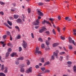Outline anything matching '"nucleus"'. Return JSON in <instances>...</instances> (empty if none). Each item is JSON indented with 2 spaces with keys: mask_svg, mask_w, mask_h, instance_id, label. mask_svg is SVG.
I'll list each match as a JSON object with an SVG mask.
<instances>
[{
  "mask_svg": "<svg viewBox=\"0 0 76 76\" xmlns=\"http://www.w3.org/2000/svg\"><path fill=\"white\" fill-rule=\"evenodd\" d=\"M23 43H22V45L23 48L25 49L27 47V43H26V42L24 40H23Z\"/></svg>",
  "mask_w": 76,
  "mask_h": 76,
  "instance_id": "1",
  "label": "nucleus"
},
{
  "mask_svg": "<svg viewBox=\"0 0 76 76\" xmlns=\"http://www.w3.org/2000/svg\"><path fill=\"white\" fill-rule=\"evenodd\" d=\"M69 43H72L75 46H76V44H75V41L72 40V39L71 37H69Z\"/></svg>",
  "mask_w": 76,
  "mask_h": 76,
  "instance_id": "2",
  "label": "nucleus"
},
{
  "mask_svg": "<svg viewBox=\"0 0 76 76\" xmlns=\"http://www.w3.org/2000/svg\"><path fill=\"white\" fill-rule=\"evenodd\" d=\"M47 28H45L44 27H43L42 29H40L39 30V33H42L44 32V31H46Z\"/></svg>",
  "mask_w": 76,
  "mask_h": 76,
  "instance_id": "3",
  "label": "nucleus"
},
{
  "mask_svg": "<svg viewBox=\"0 0 76 76\" xmlns=\"http://www.w3.org/2000/svg\"><path fill=\"white\" fill-rule=\"evenodd\" d=\"M59 53V51L56 50V52H53V55H55V56H56V58H58V53Z\"/></svg>",
  "mask_w": 76,
  "mask_h": 76,
  "instance_id": "4",
  "label": "nucleus"
},
{
  "mask_svg": "<svg viewBox=\"0 0 76 76\" xmlns=\"http://www.w3.org/2000/svg\"><path fill=\"white\" fill-rule=\"evenodd\" d=\"M35 53H37L38 54H41V52L39 51V48L38 47H37L36 48Z\"/></svg>",
  "mask_w": 76,
  "mask_h": 76,
  "instance_id": "5",
  "label": "nucleus"
},
{
  "mask_svg": "<svg viewBox=\"0 0 76 76\" xmlns=\"http://www.w3.org/2000/svg\"><path fill=\"white\" fill-rule=\"evenodd\" d=\"M33 24L34 25H38L39 24V20L37 19L36 21L33 22Z\"/></svg>",
  "mask_w": 76,
  "mask_h": 76,
  "instance_id": "6",
  "label": "nucleus"
},
{
  "mask_svg": "<svg viewBox=\"0 0 76 76\" xmlns=\"http://www.w3.org/2000/svg\"><path fill=\"white\" fill-rule=\"evenodd\" d=\"M37 14L39 16H43L44 15L43 13L39 10L37 11Z\"/></svg>",
  "mask_w": 76,
  "mask_h": 76,
  "instance_id": "7",
  "label": "nucleus"
},
{
  "mask_svg": "<svg viewBox=\"0 0 76 76\" xmlns=\"http://www.w3.org/2000/svg\"><path fill=\"white\" fill-rule=\"evenodd\" d=\"M32 72V68L30 67L26 71V73H29V72Z\"/></svg>",
  "mask_w": 76,
  "mask_h": 76,
  "instance_id": "8",
  "label": "nucleus"
},
{
  "mask_svg": "<svg viewBox=\"0 0 76 76\" xmlns=\"http://www.w3.org/2000/svg\"><path fill=\"white\" fill-rule=\"evenodd\" d=\"M10 56L12 57H14V56H16V57L18 56V55H17L16 53H13L12 54L10 55Z\"/></svg>",
  "mask_w": 76,
  "mask_h": 76,
  "instance_id": "9",
  "label": "nucleus"
},
{
  "mask_svg": "<svg viewBox=\"0 0 76 76\" xmlns=\"http://www.w3.org/2000/svg\"><path fill=\"white\" fill-rule=\"evenodd\" d=\"M59 45V44L58 43H54L53 45V47H57V46H58Z\"/></svg>",
  "mask_w": 76,
  "mask_h": 76,
  "instance_id": "10",
  "label": "nucleus"
},
{
  "mask_svg": "<svg viewBox=\"0 0 76 76\" xmlns=\"http://www.w3.org/2000/svg\"><path fill=\"white\" fill-rule=\"evenodd\" d=\"M16 21L17 23H21V22H22V20L20 18H18Z\"/></svg>",
  "mask_w": 76,
  "mask_h": 76,
  "instance_id": "11",
  "label": "nucleus"
},
{
  "mask_svg": "<svg viewBox=\"0 0 76 76\" xmlns=\"http://www.w3.org/2000/svg\"><path fill=\"white\" fill-rule=\"evenodd\" d=\"M9 52H7L6 53V56H5V59H7V57L9 56Z\"/></svg>",
  "mask_w": 76,
  "mask_h": 76,
  "instance_id": "12",
  "label": "nucleus"
},
{
  "mask_svg": "<svg viewBox=\"0 0 76 76\" xmlns=\"http://www.w3.org/2000/svg\"><path fill=\"white\" fill-rule=\"evenodd\" d=\"M7 23L10 26L12 25V23L10 21L8 20Z\"/></svg>",
  "mask_w": 76,
  "mask_h": 76,
  "instance_id": "13",
  "label": "nucleus"
},
{
  "mask_svg": "<svg viewBox=\"0 0 76 76\" xmlns=\"http://www.w3.org/2000/svg\"><path fill=\"white\" fill-rule=\"evenodd\" d=\"M54 56H55V55H54V53H53V55H52L51 57V60H54L55 58V57H54Z\"/></svg>",
  "mask_w": 76,
  "mask_h": 76,
  "instance_id": "14",
  "label": "nucleus"
},
{
  "mask_svg": "<svg viewBox=\"0 0 76 76\" xmlns=\"http://www.w3.org/2000/svg\"><path fill=\"white\" fill-rule=\"evenodd\" d=\"M45 23H46L47 24H48V21H46L45 20H44V21H43L42 22V24H45Z\"/></svg>",
  "mask_w": 76,
  "mask_h": 76,
  "instance_id": "15",
  "label": "nucleus"
},
{
  "mask_svg": "<svg viewBox=\"0 0 76 76\" xmlns=\"http://www.w3.org/2000/svg\"><path fill=\"white\" fill-rule=\"evenodd\" d=\"M7 69H8V68H7V67H6L5 68V69L4 71V73H7V72H8Z\"/></svg>",
  "mask_w": 76,
  "mask_h": 76,
  "instance_id": "16",
  "label": "nucleus"
},
{
  "mask_svg": "<svg viewBox=\"0 0 76 76\" xmlns=\"http://www.w3.org/2000/svg\"><path fill=\"white\" fill-rule=\"evenodd\" d=\"M20 72H22V73H24V72H25V69L24 68H21L20 69Z\"/></svg>",
  "mask_w": 76,
  "mask_h": 76,
  "instance_id": "17",
  "label": "nucleus"
},
{
  "mask_svg": "<svg viewBox=\"0 0 76 76\" xmlns=\"http://www.w3.org/2000/svg\"><path fill=\"white\" fill-rule=\"evenodd\" d=\"M19 18V16L17 15H14V19H18Z\"/></svg>",
  "mask_w": 76,
  "mask_h": 76,
  "instance_id": "18",
  "label": "nucleus"
},
{
  "mask_svg": "<svg viewBox=\"0 0 76 76\" xmlns=\"http://www.w3.org/2000/svg\"><path fill=\"white\" fill-rule=\"evenodd\" d=\"M49 20H50V21H51L52 23V24H54V23H53V21H54V18H50L49 19Z\"/></svg>",
  "mask_w": 76,
  "mask_h": 76,
  "instance_id": "19",
  "label": "nucleus"
},
{
  "mask_svg": "<svg viewBox=\"0 0 76 76\" xmlns=\"http://www.w3.org/2000/svg\"><path fill=\"white\" fill-rule=\"evenodd\" d=\"M0 76H6V75L3 72L0 73Z\"/></svg>",
  "mask_w": 76,
  "mask_h": 76,
  "instance_id": "20",
  "label": "nucleus"
},
{
  "mask_svg": "<svg viewBox=\"0 0 76 76\" xmlns=\"http://www.w3.org/2000/svg\"><path fill=\"white\" fill-rule=\"evenodd\" d=\"M23 57H21L20 58H19L18 59V60H23Z\"/></svg>",
  "mask_w": 76,
  "mask_h": 76,
  "instance_id": "21",
  "label": "nucleus"
},
{
  "mask_svg": "<svg viewBox=\"0 0 76 76\" xmlns=\"http://www.w3.org/2000/svg\"><path fill=\"white\" fill-rule=\"evenodd\" d=\"M4 65H1V70L3 71V70H4Z\"/></svg>",
  "mask_w": 76,
  "mask_h": 76,
  "instance_id": "22",
  "label": "nucleus"
},
{
  "mask_svg": "<svg viewBox=\"0 0 76 76\" xmlns=\"http://www.w3.org/2000/svg\"><path fill=\"white\" fill-rule=\"evenodd\" d=\"M69 50H72L73 48V47L72 46L70 45H69Z\"/></svg>",
  "mask_w": 76,
  "mask_h": 76,
  "instance_id": "23",
  "label": "nucleus"
},
{
  "mask_svg": "<svg viewBox=\"0 0 76 76\" xmlns=\"http://www.w3.org/2000/svg\"><path fill=\"white\" fill-rule=\"evenodd\" d=\"M41 61L42 63H44V58H42L41 59Z\"/></svg>",
  "mask_w": 76,
  "mask_h": 76,
  "instance_id": "24",
  "label": "nucleus"
},
{
  "mask_svg": "<svg viewBox=\"0 0 76 76\" xmlns=\"http://www.w3.org/2000/svg\"><path fill=\"white\" fill-rule=\"evenodd\" d=\"M15 28H16V29H18V31H20V29H19V27H18V26H15Z\"/></svg>",
  "mask_w": 76,
  "mask_h": 76,
  "instance_id": "25",
  "label": "nucleus"
},
{
  "mask_svg": "<svg viewBox=\"0 0 76 76\" xmlns=\"http://www.w3.org/2000/svg\"><path fill=\"white\" fill-rule=\"evenodd\" d=\"M60 38L61 39H62V40H64V39H65V37H63L62 36H61Z\"/></svg>",
  "mask_w": 76,
  "mask_h": 76,
  "instance_id": "26",
  "label": "nucleus"
},
{
  "mask_svg": "<svg viewBox=\"0 0 76 76\" xmlns=\"http://www.w3.org/2000/svg\"><path fill=\"white\" fill-rule=\"evenodd\" d=\"M39 41H41V42H43V40L42 39V38H39L38 39Z\"/></svg>",
  "mask_w": 76,
  "mask_h": 76,
  "instance_id": "27",
  "label": "nucleus"
},
{
  "mask_svg": "<svg viewBox=\"0 0 76 76\" xmlns=\"http://www.w3.org/2000/svg\"><path fill=\"white\" fill-rule=\"evenodd\" d=\"M28 13H31V9L30 8H28Z\"/></svg>",
  "mask_w": 76,
  "mask_h": 76,
  "instance_id": "28",
  "label": "nucleus"
},
{
  "mask_svg": "<svg viewBox=\"0 0 76 76\" xmlns=\"http://www.w3.org/2000/svg\"><path fill=\"white\" fill-rule=\"evenodd\" d=\"M65 54V52H61L59 53V54L60 55H62V54Z\"/></svg>",
  "mask_w": 76,
  "mask_h": 76,
  "instance_id": "29",
  "label": "nucleus"
},
{
  "mask_svg": "<svg viewBox=\"0 0 76 76\" xmlns=\"http://www.w3.org/2000/svg\"><path fill=\"white\" fill-rule=\"evenodd\" d=\"M73 69L74 72H76V67L75 66L73 67Z\"/></svg>",
  "mask_w": 76,
  "mask_h": 76,
  "instance_id": "30",
  "label": "nucleus"
},
{
  "mask_svg": "<svg viewBox=\"0 0 76 76\" xmlns=\"http://www.w3.org/2000/svg\"><path fill=\"white\" fill-rule=\"evenodd\" d=\"M41 47L42 48H45V45H44V44H42L41 45Z\"/></svg>",
  "mask_w": 76,
  "mask_h": 76,
  "instance_id": "31",
  "label": "nucleus"
},
{
  "mask_svg": "<svg viewBox=\"0 0 76 76\" xmlns=\"http://www.w3.org/2000/svg\"><path fill=\"white\" fill-rule=\"evenodd\" d=\"M15 64H17V65L19 64V62L17 61H15Z\"/></svg>",
  "mask_w": 76,
  "mask_h": 76,
  "instance_id": "32",
  "label": "nucleus"
},
{
  "mask_svg": "<svg viewBox=\"0 0 76 76\" xmlns=\"http://www.w3.org/2000/svg\"><path fill=\"white\" fill-rule=\"evenodd\" d=\"M52 32L54 35H56V31H55V30L54 29H53Z\"/></svg>",
  "mask_w": 76,
  "mask_h": 76,
  "instance_id": "33",
  "label": "nucleus"
},
{
  "mask_svg": "<svg viewBox=\"0 0 76 76\" xmlns=\"http://www.w3.org/2000/svg\"><path fill=\"white\" fill-rule=\"evenodd\" d=\"M41 69L42 71H44L45 70V67H42L41 68Z\"/></svg>",
  "mask_w": 76,
  "mask_h": 76,
  "instance_id": "34",
  "label": "nucleus"
},
{
  "mask_svg": "<svg viewBox=\"0 0 76 76\" xmlns=\"http://www.w3.org/2000/svg\"><path fill=\"white\" fill-rule=\"evenodd\" d=\"M67 64H68L70 65V64H71L72 63L71 61H68L67 62Z\"/></svg>",
  "mask_w": 76,
  "mask_h": 76,
  "instance_id": "35",
  "label": "nucleus"
},
{
  "mask_svg": "<svg viewBox=\"0 0 76 76\" xmlns=\"http://www.w3.org/2000/svg\"><path fill=\"white\" fill-rule=\"evenodd\" d=\"M0 3L1 5H3V4L4 5L5 4V3H4L3 2H2L1 1H0Z\"/></svg>",
  "mask_w": 76,
  "mask_h": 76,
  "instance_id": "36",
  "label": "nucleus"
},
{
  "mask_svg": "<svg viewBox=\"0 0 76 76\" xmlns=\"http://www.w3.org/2000/svg\"><path fill=\"white\" fill-rule=\"evenodd\" d=\"M60 58L59 59L60 61H62V60H63V57L62 56H61L60 57Z\"/></svg>",
  "mask_w": 76,
  "mask_h": 76,
  "instance_id": "37",
  "label": "nucleus"
},
{
  "mask_svg": "<svg viewBox=\"0 0 76 76\" xmlns=\"http://www.w3.org/2000/svg\"><path fill=\"white\" fill-rule=\"evenodd\" d=\"M31 35L32 38H34V34L33 33H32L31 34Z\"/></svg>",
  "mask_w": 76,
  "mask_h": 76,
  "instance_id": "38",
  "label": "nucleus"
},
{
  "mask_svg": "<svg viewBox=\"0 0 76 76\" xmlns=\"http://www.w3.org/2000/svg\"><path fill=\"white\" fill-rule=\"evenodd\" d=\"M27 61H28L27 62V65H29V64H30V62H29V60H27Z\"/></svg>",
  "mask_w": 76,
  "mask_h": 76,
  "instance_id": "39",
  "label": "nucleus"
},
{
  "mask_svg": "<svg viewBox=\"0 0 76 76\" xmlns=\"http://www.w3.org/2000/svg\"><path fill=\"white\" fill-rule=\"evenodd\" d=\"M35 67L36 69H38L39 68V67L38 65H36L35 66Z\"/></svg>",
  "mask_w": 76,
  "mask_h": 76,
  "instance_id": "40",
  "label": "nucleus"
},
{
  "mask_svg": "<svg viewBox=\"0 0 76 76\" xmlns=\"http://www.w3.org/2000/svg\"><path fill=\"white\" fill-rule=\"evenodd\" d=\"M60 28H59L58 27H57V30L58 31V32H60Z\"/></svg>",
  "mask_w": 76,
  "mask_h": 76,
  "instance_id": "41",
  "label": "nucleus"
},
{
  "mask_svg": "<svg viewBox=\"0 0 76 76\" xmlns=\"http://www.w3.org/2000/svg\"><path fill=\"white\" fill-rule=\"evenodd\" d=\"M8 52H10V51H12V49L11 48H9L8 50Z\"/></svg>",
  "mask_w": 76,
  "mask_h": 76,
  "instance_id": "42",
  "label": "nucleus"
},
{
  "mask_svg": "<svg viewBox=\"0 0 76 76\" xmlns=\"http://www.w3.org/2000/svg\"><path fill=\"white\" fill-rule=\"evenodd\" d=\"M44 4L42 3H39V6H41V5H43Z\"/></svg>",
  "mask_w": 76,
  "mask_h": 76,
  "instance_id": "43",
  "label": "nucleus"
},
{
  "mask_svg": "<svg viewBox=\"0 0 76 76\" xmlns=\"http://www.w3.org/2000/svg\"><path fill=\"white\" fill-rule=\"evenodd\" d=\"M6 37H7V36H6V35H4L3 36V37L4 39H5Z\"/></svg>",
  "mask_w": 76,
  "mask_h": 76,
  "instance_id": "44",
  "label": "nucleus"
},
{
  "mask_svg": "<svg viewBox=\"0 0 76 76\" xmlns=\"http://www.w3.org/2000/svg\"><path fill=\"white\" fill-rule=\"evenodd\" d=\"M48 72V70H45L44 72H43V73H45Z\"/></svg>",
  "mask_w": 76,
  "mask_h": 76,
  "instance_id": "45",
  "label": "nucleus"
},
{
  "mask_svg": "<svg viewBox=\"0 0 76 76\" xmlns=\"http://www.w3.org/2000/svg\"><path fill=\"white\" fill-rule=\"evenodd\" d=\"M21 38V37L20 36H17V39H20V38Z\"/></svg>",
  "mask_w": 76,
  "mask_h": 76,
  "instance_id": "46",
  "label": "nucleus"
},
{
  "mask_svg": "<svg viewBox=\"0 0 76 76\" xmlns=\"http://www.w3.org/2000/svg\"><path fill=\"white\" fill-rule=\"evenodd\" d=\"M22 51V48L20 47L19 48V51L20 52Z\"/></svg>",
  "mask_w": 76,
  "mask_h": 76,
  "instance_id": "47",
  "label": "nucleus"
},
{
  "mask_svg": "<svg viewBox=\"0 0 76 76\" xmlns=\"http://www.w3.org/2000/svg\"><path fill=\"white\" fill-rule=\"evenodd\" d=\"M7 35H10V31H7Z\"/></svg>",
  "mask_w": 76,
  "mask_h": 76,
  "instance_id": "48",
  "label": "nucleus"
},
{
  "mask_svg": "<svg viewBox=\"0 0 76 76\" xmlns=\"http://www.w3.org/2000/svg\"><path fill=\"white\" fill-rule=\"evenodd\" d=\"M0 14L2 15H4V12L2 11H1L0 12Z\"/></svg>",
  "mask_w": 76,
  "mask_h": 76,
  "instance_id": "49",
  "label": "nucleus"
},
{
  "mask_svg": "<svg viewBox=\"0 0 76 76\" xmlns=\"http://www.w3.org/2000/svg\"><path fill=\"white\" fill-rule=\"evenodd\" d=\"M13 17H10V20H13Z\"/></svg>",
  "mask_w": 76,
  "mask_h": 76,
  "instance_id": "50",
  "label": "nucleus"
},
{
  "mask_svg": "<svg viewBox=\"0 0 76 76\" xmlns=\"http://www.w3.org/2000/svg\"><path fill=\"white\" fill-rule=\"evenodd\" d=\"M47 64H48V62H46L45 63L44 66H46V65Z\"/></svg>",
  "mask_w": 76,
  "mask_h": 76,
  "instance_id": "51",
  "label": "nucleus"
},
{
  "mask_svg": "<svg viewBox=\"0 0 76 76\" xmlns=\"http://www.w3.org/2000/svg\"><path fill=\"white\" fill-rule=\"evenodd\" d=\"M12 5L13 6H16V4L15 3H13L12 4Z\"/></svg>",
  "mask_w": 76,
  "mask_h": 76,
  "instance_id": "52",
  "label": "nucleus"
},
{
  "mask_svg": "<svg viewBox=\"0 0 76 76\" xmlns=\"http://www.w3.org/2000/svg\"><path fill=\"white\" fill-rule=\"evenodd\" d=\"M45 43L46 45H48V40H46Z\"/></svg>",
  "mask_w": 76,
  "mask_h": 76,
  "instance_id": "53",
  "label": "nucleus"
},
{
  "mask_svg": "<svg viewBox=\"0 0 76 76\" xmlns=\"http://www.w3.org/2000/svg\"><path fill=\"white\" fill-rule=\"evenodd\" d=\"M69 17H65V19L66 20H68V19H69Z\"/></svg>",
  "mask_w": 76,
  "mask_h": 76,
  "instance_id": "54",
  "label": "nucleus"
},
{
  "mask_svg": "<svg viewBox=\"0 0 76 76\" xmlns=\"http://www.w3.org/2000/svg\"><path fill=\"white\" fill-rule=\"evenodd\" d=\"M51 38H50V37H48V41H50V40H51Z\"/></svg>",
  "mask_w": 76,
  "mask_h": 76,
  "instance_id": "55",
  "label": "nucleus"
},
{
  "mask_svg": "<svg viewBox=\"0 0 76 76\" xmlns=\"http://www.w3.org/2000/svg\"><path fill=\"white\" fill-rule=\"evenodd\" d=\"M7 45L8 46H11L12 44H11V43H8Z\"/></svg>",
  "mask_w": 76,
  "mask_h": 76,
  "instance_id": "56",
  "label": "nucleus"
},
{
  "mask_svg": "<svg viewBox=\"0 0 76 76\" xmlns=\"http://www.w3.org/2000/svg\"><path fill=\"white\" fill-rule=\"evenodd\" d=\"M4 24L5 25V26H6L7 27V26H9V25L6 23H4Z\"/></svg>",
  "mask_w": 76,
  "mask_h": 76,
  "instance_id": "57",
  "label": "nucleus"
},
{
  "mask_svg": "<svg viewBox=\"0 0 76 76\" xmlns=\"http://www.w3.org/2000/svg\"><path fill=\"white\" fill-rule=\"evenodd\" d=\"M10 41H12V37L11 35H10Z\"/></svg>",
  "mask_w": 76,
  "mask_h": 76,
  "instance_id": "58",
  "label": "nucleus"
},
{
  "mask_svg": "<svg viewBox=\"0 0 76 76\" xmlns=\"http://www.w3.org/2000/svg\"><path fill=\"white\" fill-rule=\"evenodd\" d=\"M58 20H60V19H61V17H60V16H58Z\"/></svg>",
  "mask_w": 76,
  "mask_h": 76,
  "instance_id": "59",
  "label": "nucleus"
},
{
  "mask_svg": "<svg viewBox=\"0 0 76 76\" xmlns=\"http://www.w3.org/2000/svg\"><path fill=\"white\" fill-rule=\"evenodd\" d=\"M38 19H41V17L40 16H39L38 17Z\"/></svg>",
  "mask_w": 76,
  "mask_h": 76,
  "instance_id": "60",
  "label": "nucleus"
},
{
  "mask_svg": "<svg viewBox=\"0 0 76 76\" xmlns=\"http://www.w3.org/2000/svg\"><path fill=\"white\" fill-rule=\"evenodd\" d=\"M35 28L36 29H38V28H39V26H35Z\"/></svg>",
  "mask_w": 76,
  "mask_h": 76,
  "instance_id": "61",
  "label": "nucleus"
},
{
  "mask_svg": "<svg viewBox=\"0 0 76 76\" xmlns=\"http://www.w3.org/2000/svg\"><path fill=\"white\" fill-rule=\"evenodd\" d=\"M48 24H49L50 26H51V24L49 21H48Z\"/></svg>",
  "mask_w": 76,
  "mask_h": 76,
  "instance_id": "62",
  "label": "nucleus"
},
{
  "mask_svg": "<svg viewBox=\"0 0 76 76\" xmlns=\"http://www.w3.org/2000/svg\"><path fill=\"white\" fill-rule=\"evenodd\" d=\"M68 21H71V20H72V19H70V18H69L68 19Z\"/></svg>",
  "mask_w": 76,
  "mask_h": 76,
  "instance_id": "63",
  "label": "nucleus"
},
{
  "mask_svg": "<svg viewBox=\"0 0 76 76\" xmlns=\"http://www.w3.org/2000/svg\"><path fill=\"white\" fill-rule=\"evenodd\" d=\"M73 31L74 32H76V30L74 29L73 30Z\"/></svg>",
  "mask_w": 76,
  "mask_h": 76,
  "instance_id": "64",
  "label": "nucleus"
}]
</instances>
